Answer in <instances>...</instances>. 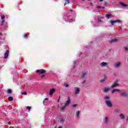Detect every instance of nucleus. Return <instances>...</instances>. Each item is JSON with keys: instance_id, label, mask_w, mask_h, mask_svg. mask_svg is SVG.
<instances>
[{"instance_id": "1", "label": "nucleus", "mask_w": 128, "mask_h": 128, "mask_svg": "<svg viewBox=\"0 0 128 128\" xmlns=\"http://www.w3.org/2000/svg\"><path fill=\"white\" fill-rule=\"evenodd\" d=\"M104 100L106 106H108V108H112V102L110 101V97L108 96H106L104 98Z\"/></svg>"}, {"instance_id": "2", "label": "nucleus", "mask_w": 128, "mask_h": 128, "mask_svg": "<svg viewBox=\"0 0 128 128\" xmlns=\"http://www.w3.org/2000/svg\"><path fill=\"white\" fill-rule=\"evenodd\" d=\"M70 104V96H68V100L66 101V103L65 104V105L64 106L61 108V110L62 112H64V108H66V106H68Z\"/></svg>"}, {"instance_id": "3", "label": "nucleus", "mask_w": 128, "mask_h": 128, "mask_svg": "<svg viewBox=\"0 0 128 128\" xmlns=\"http://www.w3.org/2000/svg\"><path fill=\"white\" fill-rule=\"evenodd\" d=\"M36 72L40 74H46V70L44 69L38 70L36 71Z\"/></svg>"}, {"instance_id": "4", "label": "nucleus", "mask_w": 128, "mask_h": 128, "mask_svg": "<svg viewBox=\"0 0 128 128\" xmlns=\"http://www.w3.org/2000/svg\"><path fill=\"white\" fill-rule=\"evenodd\" d=\"M80 92V88L78 87H75L74 91V94H78Z\"/></svg>"}, {"instance_id": "5", "label": "nucleus", "mask_w": 128, "mask_h": 128, "mask_svg": "<svg viewBox=\"0 0 128 128\" xmlns=\"http://www.w3.org/2000/svg\"><path fill=\"white\" fill-rule=\"evenodd\" d=\"M118 38H115L114 39H110L109 40L110 42V44H112V43H114V42H118Z\"/></svg>"}, {"instance_id": "6", "label": "nucleus", "mask_w": 128, "mask_h": 128, "mask_svg": "<svg viewBox=\"0 0 128 128\" xmlns=\"http://www.w3.org/2000/svg\"><path fill=\"white\" fill-rule=\"evenodd\" d=\"M108 63L106 62H102L100 66L101 68H106V66H108Z\"/></svg>"}, {"instance_id": "7", "label": "nucleus", "mask_w": 128, "mask_h": 128, "mask_svg": "<svg viewBox=\"0 0 128 128\" xmlns=\"http://www.w3.org/2000/svg\"><path fill=\"white\" fill-rule=\"evenodd\" d=\"M118 22V24H120V20H111L110 24L112 26H114V24H116Z\"/></svg>"}, {"instance_id": "8", "label": "nucleus", "mask_w": 128, "mask_h": 128, "mask_svg": "<svg viewBox=\"0 0 128 128\" xmlns=\"http://www.w3.org/2000/svg\"><path fill=\"white\" fill-rule=\"evenodd\" d=\"M9 54H10V51L8 50H6V52L4 54V60H6V58H8Z\"/></svg>"}, {"instance_id": "9", "label": "nucleus", "mask_w": 128, "mask_h": 128, "mask_svg": "<svg viewBox=\"0 0 128 128\" xmlns=\"http://www.w3.org/2000/svg\"><path fill=\"white\" fill-rule=\"evenodd\" d=\"M120 64H122L120 62H116L114 64V66L116 68H120Z\"/></svg>"}, {"instance_id": "10", "label": "nucleus", "mask_w": 128, "mask_h": 128, "mask_svg": "<svg viewBox=\"0 0 128 128\" xmlns=\"http://www.w3.org/2000/svg\"><path fill=\"white\" fill-rule=\"evenodd\" d=\"M119 84H118V80H116V82L111 86V88H116V86H118Z\"/></svg>"}, {"instance_id": "11", "label": "nucleus", "mask_w": 128, "mask_h": 128, "mask_svg": "<svg viewBox=\"0 0 128 128\" xmlns=\"http://www.w3.org/2000/svg\"><path fill=\"white\" fill-rule=\"evenodd\" d=\"M104 124H106V126H108V117L106 116L104 118Z\"/></svg>"}, {"instance_id": "12", "label": "nucleus", "mask_w": 128, "mask_h": 128, "mask_svg": "<svg viewBox=\"0 0 128 128\" xmlns=\"http://www.w3.org/2000/svg\"><path fill=\"white\" fill-rule=\"evenodd\" d=\"M98 22L100 24V22H104V17H99L98 19Z\"/></svg>"}, {"instance_id": "13", "label": "nucleus", "mask_w": 128, "mask_h": 128, "mask_svg": "<svg viewBox=\"0 0 128 128\" xmlns=\"http://www.w3.org/2000/svg\"><path fill=\"white\" fill-rule=\"evenodd\" d=\"M120 95L124 98H126V96H128V94H126V92H122L120 94Z\"/></svg>"}, {"instance_id": "14", "label": "nucleus", "mask_w": 128, "mask_h": 128, "mask_svg": "<svg viewBox=\"0 0 128 128\" xmlns=\"http://www.w3.org/2000/svg\"><path fill=\"white\" fill-rule=\"evenodd\" d=\"M56 92V89L52 88L50 90L49 94L50 96H52V94Z\"/></svg>"}, {"instance_id": "15", "label": "nucleus", "mask_w": 128, "mask_h": 128, "mask_svg": "<svg viewBox=\"0 0 128 128\" xmlns=\"http://www.w3.org/2000/svg\"><path fill=\"white\" fill-rule=\"evenodd\" d=\"M120 4V6H122L123 8H126L128 7V4H124V2H119Z\"/></svg>"}, {"instance_id": "16", "label": "nucleus", "mask_w": 128, "mask_h": 128, "mask_svg": "<svg viewBox=\"0 0 128 128\" xmlns=\"http://www.w3.org/2000/svg\"><path fill=\"white\" fill-rule=\"evenodd\" d=\"M120 116L121 120H124V114H120Z\"/></svg>"}, {"instance_id": "17", "label": "nucleus", "mask_w": 128, "mask_h": 128, "mask_svg": "<svg viewBox=\"0 0 128 128\" xmlns=\"http://www.w3.org/2000/svg\"><path fill=\"white\" fill-rule=\"evenodd\" d=\"M80 112L76 111V118H78V116H80Z\"/></svg>"}, {"instance_id": "18", "label": "nucleus", "mask_w": 128, "mask_h": 128, "mask_svg": "<svg viewBox=\"0 0 128 128\" xmlns=\"http://www.w3.org/2000/svg\"><path fill=\"white\" fill-rule=\"evenodd\" d=\"M116 92H120V90H118V89H114V90H112V94H114V93Z\"/></svg>"}, {"instance_id": "19", "label": "nucleus", "mask_w": 128, "mask_h": 128, "mask_svg": "<svg viewBox=\"0 0 128 128\" xmlns=\"http://www.w3.org/2000/svg\"><path fill=\"white\" fill-rule=\"evenodd\" d=\"M8 100L9 102H12V100H14V98H12V96H10L8 98Z\"/></svg>"}, {"instance_id": "20", "label": "nucleus", "mask_w": 128, "mask_h": 128, "mask_svg": "<svg viewBox=\"0 0 128 128\" xmlns=\"http://www.w3.org/2000/svg\"><path fill=\"white\" fill-rule=\"evenodd\" d=\"M106 18H110V16H112V15L110 14H106Z\"/></svg>"}, {"instance_id": "21", "label": "nucleus", "mask_w": 128, "mask_h": 128, "mask_svg": "<svg viewBox=\"0 0 128 128\" xmlns=\"http://www.w3.org/2000/svg\"><path fill=\"white\" fill-rule=\"evenodd\" d=\"M108 90H110V88H105L104 90V92H108Z\"/></svg>"}, {"instance_id": "22", "label": "nucleus", "mask_w": 128, "mask_h": 128, "mask_svg": "<svg viewBox=\"0 0 128 128\" xmlns=\"http://www.w3.org/2000/svg\"><path fill=\"white\" fill-rule=\"evenodd\" d=\"M86 76V73H82V76H81V78H84V76Z\"/></svg>"}, {"instance_id": "23", "label": "nucleus", "mask_w": 128, "mask_h": 128, "mask_svg": "<svg viewBox=\"0 0 128 128\" xmlns=\"http://www.w3.org/2000/svg\"><path fill=\"white\" fill-rule=\"evenodd\" d=\"M24 38H28V34H24Z\"/></svg>"}, {"instance_id": "24", "label": "nucleus", "mask_w": 128, "mask_h": 128, "mask_svg": "<svg viewBox=\"0 0 128 128\" xmlns=\"http://www.w3.org/2000/svg\"><path fill=\"white\" fill-rule=\"evenodd\" d=\"M7 92H8V94H12V90H10V89H8V90H7Z\"/></svg>"}, {"instance_id": "25", "label": "nucleus", "mask_w": 128, "mask_h": 128, "mask_svg": "<svg viewBox=\"0 0 128 128\" xmlns=\"http://www.w3.org/2000/svg\"><path fill=\"white\" fill-rule=\"evenodd\" d=\"M66 2L64 4H70V0H65Z\"/></svg>"}, {"instance_id": "26", "label": "nucleus", "mask_w": 128, "mask_h": 128, "mask_svg": "<svg viewBox=\"0 0 128 128\" xmlns=\"http://www.w3.org/2000/svg\"><path fill=\"white\" fill-rule=\"evenodd\" d=\"M30 108H32V107H30V106H28L26 107V110H28V112L30 111Z\"/></svg>"}, {"instance_id": "27", "label": "nucleus", "mask_w": 128, "mask_h": 128, "mask_svg": "<svg viewBox=\"0 0 128 128\" xmlns=\"http://www.w3.org/2000/svg\"><path fill=\"white\" fill-rule=\"evenodd\" d=\"M114 112H116V114H118V113L120 112V111L118 110H114Z\"/></svg>"}, {"instance_id": "28", "label": "nucleus", "mask_w": 128, "mask_h": 128, "mask_svg": "<svg viewBox=\"0 0 128 128\" xmlns=\"http://www.w3.org/2000/svg\"><path fill=\"white\" fill-rule=\"evenodd\" d=\"M1 18L2 20H4V18H6V16H4V15L2 16Z\"/></svg>"}, {"instance_id": "29", "label": "nucleus", "mask_w": 128, "mask_h": 128, "mask_svg": "<svg viewBox=\"0 0 128 128\" xmlns=\"http://www.w3.org/2000/svg\"><path fill=\"white\" fill-rule=\"evenodd\" d=\"M104 80H106L105 78L102 79L100 80V82H104Z\"/></svg>"}, {"instance_id": "30", "label": "nucleus", "mask_w": 128, "mask_h": 128, "mask_svg": "<svg viewBox=\"0 0 128 128\" xmlns=\"http://www.w3.org/2000/svg\"><path fill=\"white\" fill-rule=\"evenodd\" d=\"M6 22V20H2V24H4V22Z\"/></svg>"}, {"instance_id": "31", "label": "nucleus", "mask_w": 128, "mask_h": 128, "mask_svg": "<svg viewBox=\"0 0 128 128\" xmlns=\"http://www.w3.org/2000/svg\"><path fill=\"white\" fill-rule=\"evenodd\" d=\"M64 86L66 87V88H68V86H70L68 84H65L64 85Z\"/></svg>"}, {"instance_id": "32", "label": "nucleus", "mask_w": 128, "mask_h": 128, "mask_svg": "<svg viewBox=\"0 0 128 128\" xmlns=\"http://www.w3.org/2000/svg\"><path fill=\"white\" fill-rule=\"evenodd\" d=\"M77 106H78V105H76V104H73V105L72 106L73 108H76Z\"/></svg>"}, {"instance_id": "33", "label": "nucleus", "mask_w": 128, "mask_h": 128, "mask_svg": "<svg viewBox=\"0 0 128 128\" xmlns=\"http://www.w3.org/2000/svg\"><path fill=\"white\" fill-rule=\"evenodd\" d=\"M22 94H24V96H26V92H22Z\"/></svg>"}, {"instance_id": "34", "label": "nucleus", "mask_w": 128, "mask_h": 128, "mask_svg": "<svg viewBox=\"0 0 128 128\" xmlns=\"http://www.w3.org/2000/svg\"><path fill=\"white\" fill-rule=\"evenodd\" d=\"M97 8H102V6H96Z\"/></svg>"}, {"instance_id": "35", "label": "nucleus", "mask_w": 128, "mask_h": 128, "mask_svg": "<svg viewBox=\"0 0 128 128\" xmlns=\"http://www.w3.org/2000/svg\"><path fill=\"white\" fill-rule=\"evenodd\" d=\"M8 124L9 126H10V124H12V122H8Z\"/></svg>"}, {"instance_id": "36", "label": "nucleus", "mask_w": 128, "mask_h": 128, "mask_svg": "<svg viewBox=\"0 0 128 128\" xmlns=\"http://www.w3.org/2000/svg\"><path fill=\"white\" fill-rule=\"evenodd\" d=\"M124 48L125 50H128V48H126V47H124Z\"/></svg>"}, {"instance_id": "37", "label": "nucleus", "mask_w": 128, "mask_h": 128, "mask_svg": "<svg viewBox=\"0 0 128 128\" xmlns=\"http://www.w3.org/2000/svg\"><path fill=\"white\" fill-rule=\"evenodd\" d=\"M48 100V98H46L44 100Z\"/></svg>"}, {"instance_id": "38", "label": "nucleus", "mask_w": 128, "mask_h": 128, "mask_svg": "<svg viewBox=\"0 0 128 128\" xmlns=\"http://www.w3.org/2000/svg\"><path fill=\"white\" fill-rule=\"evenodd\" d=\"M101 8H102V10H104V8H105L104 6H102Z\"/></svg>"}, {"instance_id": "39", "label": "nucleus", "mask_w": 128, "mask_h": 128, "mask_svg": "<svg viewBox=\"0 0 128 128\" xmlns=\"http://www.w3.org/2000/svg\"><path fill=\"white\" fill-rule=\"evenodd\" d=\"M41 78H44V75H42Z\"/></svg>"}, {"instance_id": "40", "label": "nucleus", "mask_w": 128, "mask_h": 128, "mask_svg": "<svg viewBox=\"0 0 128 128\" xmlns=\"http://www.w3.org/2000/svg\"><path fill=\"white\" fill-rule=\"evenodd\" d=\"M84 82H86V80H84L82 82V84H84Z\"/></svg>"}, {"instance_id": "41", "label": "nucleus", "mask_w": 128, "mask_h": 128, "mask_svg": "<svg viewBox=\"0 0 128 128\" xmlns=\"http://www.w3.org/2000/svg\"><path fill=\"white\" fill-rule=\"evenodd\" d=\"M44 102H46V101L44 100L43 101V104H44Z\"/></svg>"}, {"instance_id": "42", "label": "nucleus", "mask_w": 128, "mask_h": 128, "mask_svg": "<svg viewBox=\"0 0 128 128\" xmlns=\"http://www.w3.org/2000/svg\"><path fill=\"white\" fill-rule=\"evenodd\" d=\"M104 0H98L99 2H102Z\"/></svg>"}, {"instance_id": "43", "label": "nucleus", "mask_w": 128, "mask_h": 128, "mask_svg": "<svg viewBox=\"0 0 128 128\" xmlns=\"http://www.w3.org/2000/svg\"><path fill=\"white\" fill-rule=\"evenodd\" d=\"M61 120H62V122L64 121V118H62V119Z\"/></svg>"}, {"instance_id": "44", "label": "nucleus", "mask_w": 128, "mask_h": 128, "mask_svg": "<svg viewBox=\"0 0 128 128\" xmlns=\"http://www.w3.org/2000/svg\"><path fill=\"white\" fill-rule=\"evenodd\" d=\"M70 12H72V10H70Z\"/></svg>"}, {"instance_id": "45", "label": "nucleus", "mask_w": 128, "mask_h": 128, "mask_svg": "<svg viewBox=\"0 0 128 128\" xmlns=\"http://www.w3.org/2000/svg\"><path fill=\"white\" fill-rule=\"evenodd\" d=\"M62 128V126H59V128Z\"/></svg>"}, {"instance_id": "46", "label": "nucleus", "mask_w": 128, "mask_h": 128, "mask_svg": "<svg viewBox=\"0 0 128 128\" xmlns=\"http://www.w3.org/2000/svg\"><path fill=\"white\" fill-rule=\"evenodd\" d=\"M88 2H90V0H87Z\"/></svg>"}, {"instance_id": "47", "label": "nucleus", "mask_w": 128, "mask_h": 128, "mask_svg": "<svg viewBox=\"0 0 128 128\" xmlns=\"http://www.w3.org/2000/svg\"><path fill=\"white\" fill-rule=\"evenodd\" d=\"M82 0V2H84V0Z\"/></svg>"}, {"instance_id": "48", "label": "nucleus", "mask_w": 128, "mask_h": 128, "mask_svg": "<svg viewBox=\"0 0 128 128\" xmlns=\"http://www.w3.org/2000/svg\"><path fill=\"white\" fill-rule=\"evenodd\" d=\"M54 128H56V127H55Z\"/></svg>"}]
</instances>
